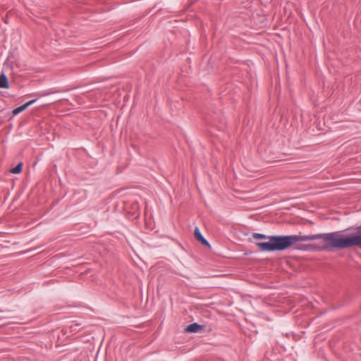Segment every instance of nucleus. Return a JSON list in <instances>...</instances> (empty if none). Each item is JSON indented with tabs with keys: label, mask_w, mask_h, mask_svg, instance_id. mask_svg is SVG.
<instances>
[{
	"label": "nucleus",
	"mask_w": 361,
	"mask_h": 361,
	"mask_svg": "<svg viewBox=\"0 0 361 361\" xmlns=\"http://www.w3.org/2000/svg\"><path fill=\"white\" fill-rule=\"evenodd\" d=\"M318 240L317 248L320 250L331 248L345 249L353 247H361V226L357 228V233L349 235L336 231L317 235H283L271 237L270 242L259 243L262 250H284L293 247L295 249L307 250L310 245H301L300 242Z\"/></svg>",
	"instance_id": "1"
},
{
	"label": "nucleus",
	"mask_w": 361,
	"mask_h": 361,
	"mask_svg": "<svg viewBox=\"0 0 361 361\" xmlns=\"http://www.w3.org/2000/svg\"><path fill=\"white\" fill-rule=\"evenodd\" d=\"M35 101H36V99L29 101L28 102L25 103V104L16 108L13 111V115L16 116L17 114H20V112L25 111L28 106H30L31 104H34L35 102Z\"/></svg>",
	"instance_id": "2"
},
{
	"label": "nucleus",
	"mask_w": 361,
	"mask_h": 361,
	"mask_svg": "<svg viewBox=\"0 0 361 361\" xmlns=\"http://www.w3.org/2000/svg\"><path fill=\"white\" fill-rule=\"evenodd\" d=\"M194 234H195V236L196 239L198 241H200V243H202L204 245L209 246V243L202 236L200 229L197 227L195 228V231H194Z\"/></svg>",
	"instance_id": "3"
},
{
	"label": "nucleus",
	"mask_w": 361,
	"mask_h": 361,
	"mask_svg": "<svg viewBox=\"0 0 361 361\" xmlns=\"http://www.w3.org/2000/svg\"><path fill=\"white\" fill-rule=\"evenodd\" d=\"M202 329V326L197 324V323H193L190 325H188L185 328V331L188 332L195 333L199 331L200 329Z\"/></svg>",
	"instance_id": "4"
},
{
	"label": "nucleus",
	"mask_w": 361,
	"mask_h": 361,
	"mask_svg": "<svg viewBox=\"0 0 361 361\" xmlns=\"http://www.w3.org/2000/svg\"><path fill=\"white\" fill-rule=\"evenodd\" d=\"M9 87L8 80L4 74L0 75V88L7 89Z\"/></svg>",
	"instance_id": "5"
},
{
	"label": "nucleus",
	"mask_w": 361,
	"mask_h": 361,
	"mask_svg": "<svg viewBox=\"0 0 361 361\" xmlns=\"http://www.w3.org/2000/svg\"><path fill=\"white\" fill-rule=\"evenodd\" d=\"M271 237H272V236H269V237H267V238H269V240H270V238H271ZM253 238H255V239H264V238H267V236H266L265 235H264V234H261V233H254V234H253ZM269 242H270V240H269L267 243H269ZM266 243V242H264V243ZM259 243H257L256 244V245L258 247V248H259L261 251H262V250L260 249V247L258 246V244H259Z\"/></svg>",
	"instance_id": "6"
},
{
	"label": "nucleus",
	"mask_w": 361,
	"mask_h": 361,
	"mask_svg": "<svg viewBox=\"0 0 361 361\" xmlns=\"http://www.w3.org/2000/svg\"><path fill=\"white\" fill-rule=\"evenodd\" d=\"M22 163L18 164L16 166L11 169L12 173L18 174L22 171Z\"/></svg>",
	"instance_id": "7"
}]
</instances>
